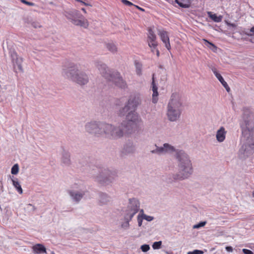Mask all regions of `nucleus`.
<instances>
[{"mask_svg": "<svg viewBox=\"0 0 254 254\" xmlns=\"http://www.w3.org/2000/svg\"><path fill=\"white\" fill-rule=\"evenodd\" d=\"M26 5H29V6H34L35 5V3L32 2H29L28 1L27 4Z\"/></svg>", "mask_w": 254, "mask_h": 254, "instance_id": "09e8293b", "label": "nucleus"}, {"mask_svg": "<svg viewBox=\"0 0 254 254\" xmlns=\"http://www.w3.org/2000/svg\"><path fill=\"white\" fill-rule=\"evenodd\" d=\"M205 42V45L206 46H207L208 47H209V46H211V47H213V49H212V50L213 51H214V50H216V47L212 43L209 42L208 41L206 40H204Z\"/></svg>", "mask_w": 254, "mask_h": 254, "instance_id": "ea45409f", "label": "nucleus"}, {"mask_svg": "<svg viewBox=\"0 0 254 254\" xmlns=\"http://www.w3.org/2000/svg\"><path fill=\"white\" fill-rule=\"evenodd\" d=\"M134 65L135 67L136 74L138 75H141L142 74V64L137 61H135Z\"/></svg>", "mask_w": 254, "mask_h": 254, "instance_id": "2f4dec72", "label": "nucleus"}, {"mask_svg": "<svg viewBox=\"0 0 254 254\" xmlns=\"http://www.w3.org/2000/svg\"><path fill=\"white\" fill-rule=\"evenodd\" d=\"M254 152V135L247 138L246 141L243 144L239 151V156L245 159Z\"/></svg>", "mask_w": 254, "mask_h": 254, "instance_id": "9b49d317", "label": "nucleus"}, {"mask_svg": "<svg viewBox=\"0 0 254 254\" xmlns=\"http://www.w3.org/2000/svg\"><path fill=\"white\" fill-rule=\"evenodd\" d=\"M140 249L143 252H147L150 250V247L149 245L144 244L141 246Z\"/></svg>", "mask_w": 254, "mask_h": 254, "instance_id": "c9c22d12", "label": "nucleus"}, {"mask_svg": "<svg viewBox=\"0 0 254 254\" xmlns=\"http://www.w3.org/2000/svg\"><path fill=\"white\" fill-rule=\"evenodd\" d=\"M12 185L16 189L17 191L20 193L22 194L23 192V190L21 188V186L18 181L17 178H15L14 179H12Z\"/></svg>", "mask_w": 254, "mask_h": 254, "instance_id": "c85d7f7f", "label": "nucleus"}, {"mask_svg": "<svg viewBox=\"0 0 254 254\" xmlns=\"http://www.w3.org/2000/svg\"><path fill=\"white\" fill-rule=\"evenodd\" d=\"M140 203L138 200L135 198H129L128 204L127 207L122 210L121 226L122 228L127 230L129 227V222L134 216L138 212Z\"/></svg>", "mask_w": 254, "mask_h": 254, "instance_id": "7ed1b4c3", "label": "nucleus"}, {"mask_svg": "<svg viewBox=\"0 0 254 254\" xmlns=\"http://www.w3.org/2000/svg\"><path fill=\"white\" fill-rule=\"evenodd\" d=\"M122 2L123 3L127 6H131L133 5L132 2L127 0H122Z\"/></svg>", "mask_w": 254, "mask_h": 254, "instance_id": "a19ab883", "label": "nucleus"}, {"mask_svg": "<svg viewBox=\"0 0 254 254\" xmlns=\"http://www.w3.org/2000/svg\"><path fill=\"white\" fill-rule=\"evenodd\" d=\"M203 252L200 250H195L193 251H190L187 254H203Z\"/></svg>", "mask_w": 254, "mask_h": 254, "instance_id": "58836bf2", "label": "nucleus"}, {"mask_svg": "<svg viewBox=\"0 0 254 254\" xmlns=\"http://www.w3.org/2000/svg\"><path fill=\"white\" fill-rule=\"evenodd\" d=\"M227 131L225 130L223 127H221L217 131L216 134V138L219 142H222L226 138Z\"/></svg>", "mask_w": 254, "mask_h": 254, "instance_id": "4be33fe9", "label": "nucleus"}, {"mask_svg": "<svg viewBox=\"0 0 254 254\" xmlns=\"http://www.w3.org/2000/svg\"><path fill=\"white\" fill-rule=\"evenodd\" d=\"M243 252L245 254H254L252 251L246 249H243Z\"/></svg>", "mask_w": 254, "mask_h": 254, "instance_id": "37998d69", "label": "nucleus"}, {"mask_svg": "<svg viewBox=\"0 0 254 254\" xmlns=\"http://www.w3.org/2000/svg\"><path fill=\"white\" fill-rule=\"evenodd\" d=\"M81 10L85 13H86V9L84 8H81Z\"/></svg>", "mask_w": 254, "mask_h": 254, "instance_id": "603ef678", "label": "nucleus"}, {"mask_svg": "<svg viewBox=\"0 0 254 254\" xmlns=\"http://www.w3.org/2000/svg\"><path fill=\"white\" fill-rule=\"evenodd\" d=\"M158 34L159 36L161 41L165 44V47L169 51L171 50V47L170 43L169 37L167 32L164 30L159 29Z\"/></svg>", "mask_w": 254, "mask_h": 254, "instance_id": "a211bd4d", "label": "nucleus"}, {"mask_svg": "<svg viewBox=\"0 0 254 254\" xmlns=\"http://www.w3.org/2000/svg\"><path fill=\"white\" fill-rule=\"evenodd\" d=\"M175 158L178 162L179 172L169 175L168 182L172 183L177 181H183L190 177L193 172L191 161L188 154L184 150H177Z\"/></svg>", "mask_w": 254, "mask_h": 254, "instance_id": "f257e3e1", "label": "nucleus"}, {"mask_svg": "<svg viewBox=\"0 0 254 254\" xmlns=\"http://www.w3.org/2000/svg\"><path fill=\"white\" fill-rule=\"evenodd\" d=\"M208 17L211 18L214 22H220L223 18V16H217L216 14H213L212 12H207Z\"/></svg>", "mask_w": 254, "mask_h": 254, "instance_id": "a878e982", "label": "nucleus"}, {"mask_svg": "<svg viewBox=\"0 0 254 254\" xmlns=\"http://www.w3.org/2000/svg\"><path fill=\"white\" fill-rule=\"evenodd\" d=\"M51 254H55L54 252H52Z\"/></svg>", "mask_w": 254, "mask_h": 254, "instance_id": "5fc2aeb1", "label": "nucleus"}, {"mask_svg": "<svg viewBox=\"0 0 254 254\" xmlns=\"http://www.w3.org/2000/svg\"><path fill=\"white\" fill-rule=\"evenodd\" d=\"M253 196L254 197V191H253Z\"/></svg>", "mask_w": 254, "mask_h": 254, "instance_id": "6e6d98bb", "label": "nucleus"}, {"mask_svg": "<svg viewBox=\"0 0 254 254\" xmlns=\"http://www.w3.org/2000/svg\"><path fill=\"white\" fill-rule=\"evenodd\" d=\"M226 23L227 25L230 27L235 28L237 26L236 24H235V23H231L228 21H226Z\"/></svg>", "mask_w": 254, "mask_h": 254, "instance_id": "c03bdc74", "label": "nucleus"}, {"mask_svg": "<svg viewBox=\"0 0 254 254\" xmlns=\"http://www.w3.org/2000/svg\"><path fill=\"white\" fill-rule=\"evenodd\" d=\"M141 102L140 95L136 93L131 95L127 103L132 110H135L136 108L141 104Z\"/></svg>", "mask_w": 254, "mask_h": 254, "instance_id": "dca6fc26", "label": "nucleus"}, {"mask_svg": "<svg viewBox=\"0 0 254 254\" xmlns=\"http://www.w3.org/2000/svg\"><path fill=\"white\" fill-rule=\"evenodd\" d=\"M155 147L156 148L151 150V152L158 155H165L174 152L176 153V151L179 150V149L176 150L173 146L167 143H164L162 146H158L155 145Z\"/></svg>", "mask_w": 254, "mask_h": 254, "instance_id": "ddd939ff", "label": "nucleus"}, {"mask_svg": "<svg viewBox=\"0 0 254 254\" xmlns=\"http://www.w3.org/2000/svg\"><path fill=\"white\" fill-rule=\"evenodd\" d=\"M151 85H152V90L153 91L152 102L153 103L155 104L157 102V101H158L157 96L158 95V87L155 83L154 75H153L152 81Z\"/></svg>", "mask_w": 254, "mask_h": 254, "instance_id": "b1692460", "label": "nucleus"}, {"mask_svg": "<svg viewBox=\"0 0 254 254\" xmlns=\"http://www.w3.org/2000/svg\"><path fill=\"white\" fill-rule=\"evenodd\" d=\"M86 192L85 189H84L83 185L81 184L75 183L71 186V189L67 190L71 199L76 202H79L85 195Z\"/></svg>", "mask_w": 254, "mask_h": 254, "instance_id": "9d476101", "label": "nucleus"}, {"mask_svg": "<svg viewBox=\"0 0 254 254\" xmlns=\"http://www.w3.org/2000/svg\"><path fill=\"white\" fill-rule=\"evenodd\" d=\"M21 2L25 4H27L28 1L25 0H20Z\"/></svg>", "mask_w": 254, "mask_h": 254, "instance_id": "3c124183", "label": "nucleus"}, {"mask_svg": "<svg viewBox=\"0 0 254 254\" xmlns=\"http://www.w3.org/2000/svg\"><path fill=\"white\" fill-rule=\"evenodd\" d=\"M131 110H132V109L126 103L125 106L119 110V115L120 116H127V114Z\"/></svg>", "mask_w": 254, "mask_h": 254, "instance_id": "bb28decb", "label": "nucleus"}, {"mask_svg": "<svg viewBox=\"0 0 254 254\" xmlns=\"http://www.w3.org/2000/svg\"><path fill=\"white\" fill-rule=\"evenodd\" d=\"M101 133L100 135H105L106 137L117 139L123 136L125 132L121 124L115 126L112 124L102 122L101 124Z\"/></svg>", "mask_w": 254, "mask_h": 254, "instance_id": "0eeeda50", "label": "nucleus"}, {"mask_svg": "<svg viewBox=\"0 0 254 254\" xmlns=\"http://www.w3.org/2000/svg\"><path fill=\"white\" fill-rule=\"evenodd\" d=\"M32 25L33 27H34L35 28H37L38 27H40V25H39V24L37 23H36V22H33L32 24Z\"/></svg>", "mask_w": 254, "mask_h": 254, "instance_id": "de8ad7c7", "label": "nucleus"}, {"mask_svg": "<svg viewBox=\"0 0 254 254\" xmlns=\"http://www.w3.org/2000/svg\"><path fill=\"white\" fill-rule=\"evenodd\" d=\"M141 121L138 114L135 110L130 111L126 116V120L121 123L125 132L129 133L133 127Z\"/></svg>", "mask_w": 254, "mask_h": 254, "instance_id": "6e6552de", "label": "nucleus"}, {"mask_svg": "<svg viewBox=\"0 0 254 254\" xmlns=\"http://www.w3.org/2000/svg\"><path fill=\"white\" fill-rule=\"evenodd\" d=\"M144 219L142 214H138L137 216V222L139 227L142 225V220Z\"/></svg>", "mask_w": 254, "mask_h": 254, "instance_id": "4c0bfd02", "label": "nucleus"}, {"mask_svg": "<svg viewBox=\"0 0 254 254\" xmlns=\"http://www.w3.org/2000/svg\"><path fill=\"white\" fill-rule=\"evenodd\" d=\"M96 66L100 73L107 80L112 81L120 88L125 89L127 87L126 82L123 79L118 71L110 70L106 64L101 62H96Z\"/></svg>", "mask_w": 254, "mask_h": 254, "instance_id": "20e7f679", "label": "nucleus"}, {"mask_svg": "<svg viewBox=\"0 0 254 254\" xmlns=\"http://www.w3.org/2000/svg\"><path fill=\"white\" fill-rule=\"evenodd\" d=\"M183 111V101L181 96L178 92L173 93L167 106L166 116L168 120L172 122L178 121Z\"/></svg>", "mask_w": 254, "mask_h": 254, "instance_id": "f03ea898", "label": "nucleus"}, {"mask_svg": "<svg viewBox=\"0 0 254 254\" xmlns=\"http://www.w3.org/2000/svg\"><path fill=\"white\" fill-rule=\"evenodd\" d=\"M212 71H213V73L216 77V78L218 79V80L221 82V83L222 84V85L224 86V87L226 89L227 92H229L230 90V88L229 87L228 84L227 82L224 80L223 77L221 76V75L219 73L216 68L213 67L212 68Z\"/></svg>", "mask_w": 254, "mask_h": 254, "instance_id": "aec40b11", "label": "nucleus"}, {"mask_svg": "<svg viewBox=\"0 0 254 254\" xmlns=\"http://www.w3.org/2000/svg\"><path fill=\"white\" fill-rule=\"evenodd\" d=\"M32 251L36 254H46V249L44 245L40 244H37L32 247Z\"/></svg>", "mask_w": 254, "mask_h": 254, "instance_id": "5701e85b", "label": "nucleus"}, {"mask_svg": "<svg viewBox=\"0 0 254 254\" xmlns=\"http://www.w3.org/2000/svg\"><path fill=\"white\" fill-rule=\"evenodd\" d=\"M242 135L246 138L254 135V120L245 119L240 124Z\"/></svg>", "mask_w": 254, "mask_h": 254, "instance_id": "f8f14e48", "label": "nucleus"}, {"mask_svg": "<svg viewBox=\"0 0 254 254\" xmlns=\"http://www.w3.org/2000/svg\"><path fill=\"white\" fill-rule=\"evenodd\" d=\"M226 250L228 252H232L233 249L231 246H227L225 248Z\"/></svg>", "mask_w": 254, "mask_h": 254, "instance_id": "49530a36", "label": "nucleus"}, {"mask_svg": "<svg viewBox=\"0 0 254 254\" xmlns=\"http://www.w3.org/2000/svg\"><path fill=\"white\" fill-rule=\"evenodd\" d=\"M65 16L75 25L84 28H87L88 26L87 20L77 10L74 9L66 12Z\"/></svg>", "mask_w": 254, "mask_h": 254, "instance_id": "1a4fd4ad", "label": "nucleus"}, {"mask_svg": "<svg viewBox=\"0 0 254 254\" xmlns=\"http://www.w3.org/2000/svg\"><path fill=\"white\" fill-rule=\"evenodd\" d=\"M162 245L161 241H158L154 242L152 245V248L154 250L159 249Z\"/></svg>", "mask_w": 254, "mask_h": 254, "instance_id": "72a5a7b5", "label": "nucleus"}, {"mask_svg": "<svg viewBox=\"0 0 254 254\" xmlns=\"http://www.w3.org/2000/svg\"><path fill=\"white\" fill-rule=\"evenodd\" d=\"M206 221H201V222H199V223H198L196 225H194L193 226V228L198 229L200 227H203L206 224Z\"/></svg>", "mask_w": 254, "mask_h": 254, "instance_id": "f704fd0d", "label": "nucleus"}, {"mask_svg": "<svg viewBox=\"0 0 254 254\" xmlns=\"http://www.w3.org/2000/svg\"><path fill=\"white\" fill-rule=\"evenodd\" d=\"M28 207H32V209H33V211H34V210H35V207L33 205H32V204H29L28 205Z\"/></svg>", "mask_w": 254, "mask_h": 254, "instance_id": "8fccbe9b", "label": "nucleus"}, {"mask_svg": "<svg viewBox=\"0 0 254 254\" xmlns=\"http://www.w3.org/2000/svg\"><path fill=\"white\" fill-rule=\"evenodd\" d=\"M156 54L158 57L159 56V51L158 50H156Z\"/></svg>", "mask_w": 254, "mask_h": 254, "instance_id": "864d4df0", "label": "nucleus"}, {"mask_svg": "<svg viewBox=\"0 0 254 254\" xmlns=\"http://www.w3.org/2000/svg\"><path fill=\"white\" fill-rule=\"evenodd\" d=\"M9 54L10 55L12 63H13L14 67L15 68V66H17L18 69L20 71H23L21 65L23 61L22 59L21 58L18 57L16 53L14 50H10L9 51Z\"/></svg>", "mask_w": 254, "mask_h": 254, "instance_id": "f3484780", "label": "nucleus"}, {"mask_svg": "<svg viewBox=\"0 0 254 254\" xmlns=\"http://www.w3.org/2000/svg\"><path fill=\"white\" fill-rule=\"evenodd\" d=\"M143 218L144 220H146V221L148 222H150L152 221L154 219V217L151 216L147 215L144 213H142Z\"/></svg>", "mask_w": 254, "mask_h": 254, "instance_id": "e433bc0d", "label": "nucleus"}, {"mask_svg": "<svg viewBox=\"0 0 254 254\" xmlns=\"http://www.w3.org/2000/svg\"><path fill=\"white\" fill-rule=\"evenodd\" d=\"M136 151L135 144L132 141H128L123 146L121 150V156L125 157L134 154Z\"/></svg>", "mask_w": 254, "mask_h": 254, "instance_id": "2eb2a0df", "label": "nucleus"}, {"mask_svg": "<svg viewBox=\"0 0 254 254\" xmlns=\"http://www.w3.org/2000/svg\"><path fill=\"white\" fill-rule=\"evenodd\" d=\"M248 36H254V26L251 28L250 30V33H246Z\"/></svg>", "mask_w": 254, "mask_h": 254, "instance_id": "79ce46f5", "label": "nucleus"}, {"mask_svg": "<svg viewBox=\"0 0 254 254\" xmlns=\"http://www.w3.org/2000/svg\"><path fill=\"white\" fill-rule=\"evenodd\" d=\"M252 113V110L250 108L245 107L243 108V121L245 119L250 120L249 118Z\"/></svg>", "mask_w": 254, "mask_h": 254, "instance_id": "7c9ffc66", "label": "nucleus"}, {"mask_svg": "<svg viewBox=\"0 0 254 254\" xmlns=\"http://www.w3.org/2000/svg\"><path fill=\"white\" fill-rule=\"evenodd\" d=\"M90 174L95 181L102 185H109L115 180V175L107 168L93 167L90 171Z\"/></svg>", "mask_w": 254, "mask_h": 254, "instance_id": "39448f33", "label": "nucleus"}, {"mask_svg": "<svg viewBox=\"0 0 254 254\" xmlns=\"http://www.w3.org/2000/svg\"><path fill=\"white\" fill-rule=\"evenodd\" d=\"M111 201L112 198L108 194L102 192L99 193V201L100 204H107Z\"/></svg>", "mask_w": 254, "mask_h": 254, "instance_id": "412c9836", "label": "nucleus"}, {"mask_svg": "<svg viewBox=\"0 0 254 254\" xmlns=\"http://www.w3.org/2000/svg\"><path fill=\"white\" fill-rule=\"evenodd\" d=\"M19 171V166L18 164H16L14 165L11 169V173L13 175H16L18 173Z\"/></svg>", "mask_w": 254, "mask_h": 254, "instance_id": "473e14b6", "label": "nucleus"}, {"mask_svg": "<svg viewBox=\"0 0 254 254\" xmlns=\"http://www.w3.org/2000/svg\"><path fill=\"white\" fill-rule=\"evenodd\" d=\"M148 46L153 49H155L157 46V42H156V36L151 29H149L148 34Z\"/></svg>", "mask_w": 254, "mask_h": 254, "instance_id": "6ab92c4d", "label": "nucleus"}, {"mask_svg": "<svg viewBox=\"0 0 254 254\" xmlns=\"http://www.w3.org/2000/svg\"><path fill=\"white\" fill-rule=\"evenodd\" d=\"M102 122L91 121L87 123L85 125L86 131L91 134L100 135L101 133V124Z\"/></svg>", "mask_w": 254, "mask_h": 254, "instance_id": "4468645a", "label": "nucleus"}, {"mask_svg": "<svg viewBox=\"0 0 254 254\" xmlns=\"http://www.w3.org/2000/svg\"><path fill=\"white\" fill-rule=\"evenodd\" d=\"M75 0L77 1V2H80L83 5H86V6L90 5V4L89 3H87L82 1V0Z\"/></svg>", "mask_w": 254, "mask_h": 254, "instance_id": "a18cd8bd", "label": "nucleus"}, {"mask_svg": "<svg viewBox=\"0 0 254 254\" xmlns=\"http://www.w3.org/2000/svg\"><path fill=\"white\" fill-rule=\"evenodd\" d=\"M175 2L183 8H187L190 6V2L188 0H175Z\"/></svg>", "mask_w": 254, "mask_h": 254, "instance_id": "cd10ccee", "label": "nucleus"}, {"mask_svg": "<svg viewBox=\"0 0 254 254\" xmlns=\"http://www.w3.org/2000/svg\"><path fill=\"white\" fill-rule=\"evenodd\" d=\"M62 162L65 165L70 164V154L68 152L64 151L62 153Z\"/></svg>", "mask_w": 254, "mask_h": 254, "instance_id": "393cba45", "label": "nucleus"}, {"mask_svg": "<svg viewBox=\"0 0 254 254\" xmlns=\"http://www.w3.org/2000/svg\"><path fill=\"white\" fill-rule=\"evenodd\" d=\"M107 49L111 53H115L117 52V47L113 42H109L106 44Z\"/></svg>", "mask_w": 254, "mask_h": 254, "instance_id": "c756f323", "label": "nucleus"}, {"mask_svg": "<svg viewBox=\"0 0 254 254\" xmlns=\"http://www.w3.org/2000/svg\"><path fill=\"white\" fill-rule=\"evenodd\" d=\"M62 74L65 78L69 79L81 85H85L89 81L88 75L84 72L79 71L77 66L75 65L67 68L64 69Z\"/></svg>", "mask_w": 254, "mask_h": 254, "instance_id": "423d86ee", "label": "nucleus"}]
</instances>
